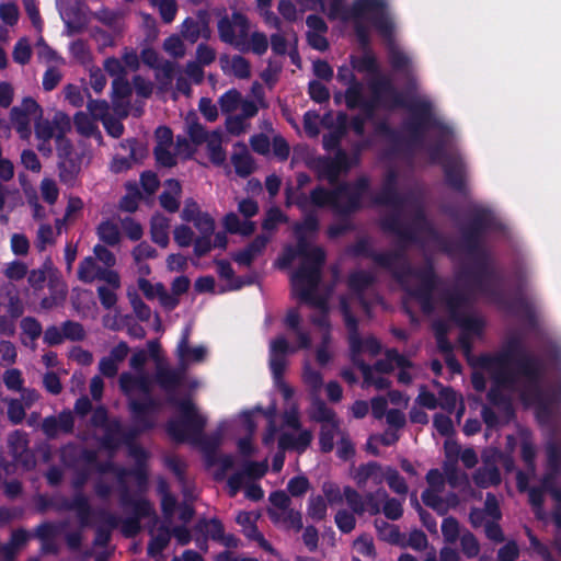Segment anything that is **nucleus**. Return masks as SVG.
<instances>
[{"instance_id": "1", "label": "nucleus", "mask_w": 561, "mask_h": 561, "mask_svg": "<svg viewBox=\"0 0 561 561\" xmlns=\"http://www.w3.org/2000/svg\"><path fill=\"white\" fill-rule=\"evenodd\" d=\"M413 242H404L399 239L398 247L392 251L376 252L368 238L357 239L347 247V253L355 257H367L374 263L391 273L401 288L416 300L424 314H431L435 310L434 293L439 278L432 262L421 268H415L408 255L407 248Z\"/></svg>"}, {"instance_id": "2", "label": "nucleus", "mask_w": 561, "mask_h": 561, "mask_svg": "<svg viewBox=\"0 0 561 561\" xmlns=\"http://www.w3.org/2000/svg\"><path fill=\"white\" fill-rule=\"evenodd\" d=\"M472 264L465 266L458 274L459 279L471 284L480 294L489 298L500 309L523 317L530 328H536L537 318L531 304L519 294L508 299L499 287L502 277L494 267L489 250L479 248L477 251L465 252Z\"/></svg>"}, {"instance_id": "3", "label": "nucleus", "mask_w": 561, "mask_h": 561, "mask_svg": "<svg viewBox=\"0 0 561 561\" xmlns=\"http://www.w3.org/2000/svg\"><path fill=\"white\" fill-rule=\"evenodd\" d=\"M154 381L167 393V403L175 408L180 416L167 422V433L176 443L197 440L203 436L207 424L205 415L201 414L191 397L179 398L178 389L182 385V374L169 370V367H158Z\"/></svg>"}, {"instance_id": "4", "label": "nucleus", "mask_w": 561, "mask_h": 561, "mask_svg": "<svg viewBox=\"0 0 561 561\" xmlns=\"http://www.w3.org/2000/svg\"><path fill=\"white\" fill-rule=\"evenodd\" d=\"M399 174L393 168L388 169L379 192L374 196V204L392 207V211L380 219L379 226L386 233L393 234L404 242H417L419 232L431 230V224L422 208L414 211L411 222H404L401 208L404 197L398 187Z\"/></svg>"}, {"instance_id": "5", "label": "nucleus", "mask_w": 561, "mask_h": 561, "mask_svg": "<svg viewBox=\"0 0 561 561\" xmlns=\"http://www.w3.org/2000/svg\"><path fill=\"white\" fill-rule=\"evenodd\" d=\"M370 181L363 175L354 182H341L333 188L317 185L311 199L317 208H330L334 216L352 217L363 208V197L369 191Z\"/></svg>"}, {"instance_id": "6", "label": "nucleus", "mask_w": 561, "mask_h": 561, "mask_svg": "<svg viewBox=\"0 0 561 561\" xmlns=\"http://www.w3.org/2000/svg\"><path fill=\"white\" fill-rule=\"evenodd\" d=\"M402 107L410 112V116L403 121L402 129L407 133L405 147L411 153L424 147L425 134L435 127H443V122L433 112L431 102L416 100Z\"/></svg>"}, {"instance_id": "7", "label": "nucleus", "mask_w": 561, "mask_h": 561, "mask_svg": "<svg viewBox=\"0 0 561 561\" xmlns=\"http://www.w3.org/2000/svg\"><path fill=\"white\" fill-rule=\"evenodd\" d=\"M443 301L448 311L449 319L466 334L481 336L485 322L481 317L466 313L472 305L470 296L458 289H447L443 294Z\"/></svg>"}, {"instance_id": "8", "label": "nucleus", "mask_w": 561, "mask_h": 561, "mask_svg": "<svg viewBox=\"0 0 561 561\" xmlns=\"http://www.w3.org/2000/svg\"><path fill=\"white\" fill-rule=\"evenodd\" d=\"M496 219L491 209L474 205L469 221L460 228V247L463 252H472L484 248V236L495 228Z\"/></svg>"}, {"instance_id": "9", "label": "nucleus", "mask_w": 561, "mask_h": 561, "mask_svg": "<svg viewBox=\"0 0 561 561\" xmlns=\"http://www.w3.org/2000/svg\"><path fill=\"white\" fill-rule=\"evenodd\" d=\"M56 151L59 181L72 188L79 183L84 151L76 150L71 140L61 131L56 135Z\"/></svg>"}, {"instance_id": "10", "label": "nucleus", "mask_w": 561, "mask_h": 561, "mask_svg": "<svg viewBox=\"0 0 561 561\" xmlns=\"http://www.w3.org/2000/svg\"><path fill=\"white\" fill-rule=\"evenodd\" d=\"M503 390H517V378L512 370H496L493 375V383L486 393L488 402L499 410L504 423L507 424L516 417V411L512 397Z\"/></svg>"}, {"instance_id": "11", "label": "nucleus", "mask_w": 561, "mask_h": 561, "mask_svg": "<svg viewBox=\"0 0 561 561\" xmlns=\"http://www.w3.org/2000/svg\"><path fill=\"white\" fill-rule=\"evenodd\" d=\"M348 13L350 16L344 15L343 20L350 18L359 20L366 14H370V22L379 34L386 39H392L394 24L387 11L385 0H354Z\"/></svg>"}, {"instance_id": "12", "label": "nucleus", "mask_w": 561, "mask_h": 561, "mask_svg": "<svg viewBox=\"0 0 561 561\" xmlns=\"http://www.w3.org/2000/svg\"><path fill=\"white\" fill-rule=\"evenodd\" d=\"M320 282L321 270L309 267L308 264L299 265L291 276L295 296L301 301L325 311L327 301L317 293Z\"/></svg>"}, {"instance_id": "13", "label": "nucleus", "mask_w": 561, "mask_h": 561, "mask_svg": "<svg viewBox=\"0 0 561 561\" xmlns=\"http://www.w3.org/2000/svg\"><path fill=\"white\" fill-rule=\"evenodd\" d=\"M518 397L525 407H536L539 424L549 425L553 417V407L561 402V382L536 391H519Z\"/></svg>"}, {"instance_id": "14", "label": "nucleus", "mask_w": 561, "mask_h": 561, "mask_svg": "<svg viewBox=\"0 0 561 561\" xmlns=\"http://www.w3.org/2000/svg\"><path fill=\"white\" fill-rule=\"evenodd\" d=\"M527 350L524 345V340L519 334H512L507 336L501 347L495 354H481L477 358V365L486 370L497 368V370H508L507 367L516 364V360L524 356Z\"/></svg>"}, {"instance_id": "15", "label": "nucleus", "mask_w": 561, "mask_h": 561, "mask_svg": "<svg viewBox=\"0 0 561 561\" xmlns=\"http://www.w3.org/2000/svg\"><path fill=\"white\" fill-rule=\"evenodd\" d=\"M515 365L516 370L512 371L516 375V378L520 376L525 379V383L518 389V392L543 389L542 381L546 374V364L542 359L527 352L516 360Z\"/></svg>"}, {"instance_id": "16", "label": "nucleus", "mask_w": 561, "mask_h": 561, "mask_svg": "<svg viewBox=\"0 0 561 561\" xmlns=\"http://www.w3.org/2000/svg\"><path fill=\"white\" fill-rule=\"evenodd\" d=\"M217 28L220 41L237 49L242 44L241 39L249 35L250 22L245 14L234 11L231 18L222 16L217 23Z\"/></svg>"}, {"instance_id": "17", "label": "nucleus", "mask_w": 561, "mask_h": 561, "mask_svg": "<svg viewBox=\"0 0 561 561\" xmlns=\"http://www.w3.org/2000/svg\"><path fill=\"white\" fill-rule=\"evenodd\" d=\"M42 115L39 104L31 96L22 100L21 105L10 111V121L21 139H28L32 134L31 121Z\"/></svg>"}, {"instance_id": "18", "label": "nucleus", "mask_w": 561, "mask_h": 561, "mask_svg": "<svg viewBox=\"0 0 561 561\" xmlns=\"http://www.w3.org/2000/svg\"><path fill=\"white\" fill-rule=\"evenodd\" d=\"M191 327L186 325L181 334L176 346V356L179 358V367L178 368H169V370H178L182 374V381L185 377V370L191 363H202L207 355L206 347L198 346H190V336H191Z\"/></svg>"}, {"instance_id": "19", "label": "nucleus", "mask_w": 561, "mask_h": 561, "mask_svg": "<svg viewBox=\"0 0 561 561\" xmlns=\"http://www.w3.org/2000/svg\"><path fill=\"white\" fill-rule=\"evenodd\" d=\"M159 409L160 403L154 398L131 399L128 402L133 424L145 431H150L154 427V415Z\"/></svg>"}, {"instance_id": "20", "label": "nucleus", "mask_w": 561, "mask_h": 561, "mask_svg": "<svg viewBox=\"0 0 561 561\" xmlns=\"http://www.w3.org/2000/svg\"><path fill=\"white\" fill-rule=\"evenodd\" d=\"M296 353L284 335H278L270 344V369L274 380L284 378L287 367L286 356Z\"/></svg>"}, {"instance_id": "21", "label": "nucleus", "mask_w": 561, "mask_h": 561, "mask_svg": "<svg viewBox=\"0 0 561 561\" xmlns=\"http://www.w3.org/2000/svg\"><path fill=\"white\" fill-rule=\"evenodd\" d=\"M41 428L48 439L56 438L59 433L72 434L75 430V416L70 410H62L57 416H46L42 421Z\"/></svg>"}, {"instance_id": "22", "label": "nucleus", "mask_w": 561, "mask_h": 561, "mask_svg": "<svg viewBox=\"0 0 561 561\" xmlns=\"http://www.w3.org/2000/svg\"><path fill=\"white\" fill-rule=\"evenodd\" d=\"M440 164L443 167L446 184L454 191L466 195L468 187L466 184V167L463 161L458 157H454L448 158Z\"/></svg>"}, {"instance_id": "23", "label": "nucleus", "mask_w": 561, "mask_h": 561, "mask_svg": "<svg viewBox=\"0 0 561 561\" xmlns=\"http://www.w3.org/2000/svg\"><path fill=\"white\" fill-rule=\"evenodd\" d=\"M437 137L434 142L425 146L426 153L432 163H443L448 158H453L447 153V145L453 137V129L443 122V127H435Z\"/></svg>"}, {"instance_id": "24", "label": "nucleus", "mask_w": 561, "mask_h": 561, "mask_svg": "<svg viewBox=\"0 0 561 561\" xmlns=\"http://www.w3.org/2000/svg\"><path fill=\"white\" fill-rule=\"evenodd\" d=\"M376 131L379 135H382L389 141V148L387 149V156L397 157L400 154H405L409 158H412L414 153H411L409 149L405 147L404 136L400 130L391 127L388 123L381 122L377 125Z\"/></svg>"}, {"instance_id": "25", "label": "nucleus", "mask_w": 561, "mask_h": 561, "mask_svg": "<svg viewBox=\"0 0 561 561\" xmlns=\"http://www.w3.org/2000/svg\"><path fill=\"white\" fill-rule=\"evenodd\" d=\"M231 163L236 173L241 178H248L254 171V160L245 144L239 141L233 146Z\"/></svg>"}, {"instance_id": "26", "label": "nucleus", "mask_w": 561, "mask_h": 561, "mask_svg": "<svg viewBox=\"0 0 561 561\" xmlns=\"http://www.w3.org/2000/svg\"><path fill=\"white\" fill-rule=\"evenodd\" d=\"M268 238L259 234L244 249L232 254V260L242 266H251L257 255L266 248Z\"/></svg>"}, {"instance_id": "27", "label": "nucleus", "mask_w": 561, "mask_h": 561, "mask_svg": "<svg viewBox=\"0 0 561 561\" xmlns=\"http://www.w3.org/2000/svg\"><path fill=\"white\" fill-rule=\"evenodd\" d=\"M472 479L474 484L481 489L496 486L502 481L500 469L495 462L488 459L483 461V466L474 471Z\"/></svg>"}, {"instance_id": "28", "label": "nucleus", "mask_w": 561, "mask_h": 561, "mask_svg": "<svg viewBox=\"0 0 561 561\" xmlns=\"http://www.w3.org/2000/svg\"><path fill=\"white\" fill-rule=\"evenodd\" d=\"M312 442V433L309 430L301 431L298 436L290 433H283L278 437V448L280 450H296L304 453Z\"/></svg>"}, {"instance_id": "29", "label": "nucleus", "mask_w": 561, "mask_h": 561, "mask_svg": "<svg viewBox=\"0 0 561 561\" xmlns=\"http://www.w3.org/2000/svg\"><path fill=\"white\" fill-rule=\"evenodd\" d=\"M220 67L224 72H227L230 65V69L233 76L238 79H249L251 77V64L241 55H234L230 59L228 55H221L219 58Z\"/></svg>"}, {"instance_id": "30", "label": "nucleus", "mask_w": 561, "mask_h": 561, "mask_svg": "<svg viewBox=\"0 0 561 561\" xmlns=\"http://www.w3.org/2000/svg\"><path fill=\"white\" fill-rule=\"evenodd\" d=\"M241 45L237 48L241 53H253L263 56L268 49V38L263 32H252L247 38L241 39Z\"/></svg>"}, {"instance_id": "31", "label": "nucleus", "mask_w": 561, "mask_h": 561, "mask_svg": "<svg viewBox=\"0 0 561 561\" xmlns=\"http://www.w3.org/2000/svg\"><path fill=\"white\" fill-rule=\"evenodd\" d=\"M170 219L163 215H154L150 221L151 240L161 248H167L169 238Z\"/></svg>"}, {"instance_id": "32", "label": "nucleus", "mask_w": 561, "mask_h": 561, "mask_svg": "<svg viewBox=\"0 0 561 561\" xmlns=\"http://www.w3.org/2000/svg\"><path fill=\"white\" fill-rule=\"evenodd\" d=\"M193 530L195 534H206L208 538L218 542L220 539H222L225 534V526L222 522L217 517L209 519L203 517L196 522Z\"/></svg>"}, {"instance_id": "33", "label": "nucleus", "mask_w": 561, "mask_h": 561, "mask_svg": "<svg viewBox=\"0 0 561 561\" xmlns=\"http://www.w3.org/2000/svg\"><path fill=\"white\" fill-rule=\"evenodd\" d=\"M121 503L124 507L130 506L133 508V517H137L138 519H144L152 516L154 514V510L149 500L141 499H133L129 494L124 493L121 496Z\"/></svg>"}, {"instance_id": "34", "label": "nucleus", "mask_w": 561, "mask_h": 561, "mask_svg": "<svg viewBox=\"0 0 561 561\" xmlns=\"http://www.w3.org/2000/svg\"><path fill=\"white\" fill-rule=\"evenodd\" d=\"M67 508L76 512L77 517L82 526L90 525L92 507L88 497L82 492H78L73 495V497L67 504Z\"/></svg>"}, {"instance_id": "35", "label": "nucleus", "mask_w": 561, "mask_h": 561, "mask_svg": "<svg viewBox=\"0 0 561 561\" xmlns=\"http://www.w3.org/2000/svg\"><path fill=\"white\" fill-rule=\"evenodd\" d=\"M73 123L77 131L84 137H94L99 142L102 141V134L94 122L88 114L79 112L73 117Z\"/></svg>"}, {"instance_id": "36", "label": "nucleus", "mask_w": 561, "mask_h": 561, "mask_svg": "<svg viewBox=\"0 0 561 561\" xmlns=\"http://www.w3.org/2000/svg\"><path fill=\"white\" fill-rule=\"evenodd\" d=\"M313 169L318 173V179H325L331 185L336 186L339 183V170L329 157H319L313 164Z\"/></svg>"}, {"instance_id": "37", "label": "nucleus", "mask_w": 561, "mask_h": 561, "mask_svg": "<svg viewBox=\"0 0 561 561\" xmlns=\"http://www.w3.org/2000/svg\"><path fill=\"white\" fill-rule=\"evenodd\" d=\"M353 364L362 371L364 382L367 385H373L378 390H386L390 388L391 381L386 377H375L373 374V368L362 358H353Z\"/></svg>"}, {"instance_id": "38", "label": "nucleus", "mask_w": 561, "mask_h": 561, "mask_svg": "<svg viewBox=\"0 0 561 561\" xmlns=\"http://www.w3.org/2000/svg\"><path fill=\"white\" fill-rule=\"evenodd\" d=\"M82 462L100 474L113 473L116 470V466L112 460L100 461L98 451L94 449L83 450Z\"/></svg>"}, {"instance_id": "39", "label": "nucleus", "mask_w": 561, "mask_h": 561, "mask_svg": "<svg viewBox=\"0 0 561 561\" xmlns=\"http://www.w3.org/2000/svg\"><path fill=\"white\" fill-rule=\"evenodd\" d=\"M122 425L114 422L105 427L104 434L100 439L101 447L111 454H114L121 446Z\"/></svg>"}, {"instance_id": "40", "label": "nucleus", "mask_w": 561, "mask_h": 561, "mask_svg": "<svg viewBox=\"0 0 561 561\" xmlns=\"http://www.w3.org/2000/svg\"><path fill=\"white\" fill-rule=\"evenodd\" d=\"M371 94L381 100L382 95H392L394 105L402 106L403 100L402 96L391 82L386 78H379L370 83Z\"/></svg>"}, {"instance_id": "41", "label": "nucleus", "mask_w": 561, "mask_h": 561, "mask_svg": "<svg viewBox=\"0 0 561 561\" xmlns=\"http://www.w3.org/2000/svg\"><path fill=\"white\" fill-rule=\"evenodd\" d=\"M547 453V467L551 473H559L561 471V445L556 439V432L553 431L551 439L546 445Z\"/></svg>"}, {"instance_id": "42", "label": "nucleus", "mask_w": 561, "mask_h": 561, "mask_svg": "<svg viewBox=\"0 0 561 561\" xmlns=\"http://www.w3.org/2000/svg\"><path fill=\"white\" fill-rule=\"evenodd\" d=\"M170 539V529L167 527H160L158 534L153 536L148 542L147 554L150 558L160 556L162 551L169 546Z\"/></svg>"}, {"instance_id": "43", "label": "nucleus", "mask_w": 561, "mask_h": 561, "mask_svg": "<svg viewBox=\"0 0 561 561\" xmlns=\"http://www.w3.org/2000/svg\"><path fill=\"white\" fill-rule=\"evenodd\" d=\"M375 280L376 278L370 272L359 270L350 274L347 284L354 293L363 294L374 285Z\"/></svg>"}, {"instance_id": "44", "label": "nucleus", "mask_w": 561, "mask_h": 561, "mask_svg": "<svg viewBox=\"0 0 561 561\" xmlns=\"http://www.w3.org/2000/svg\"><path fill=\"white\" fill-rule=\"evenodd\" d=\"M96 233L99 239L110 247H114L121 241L118 226L111 220L102 221L96 228Z\"/></svg>"}, {"instance_id": "45", "label": "nucleus", "mask_w": 561, "mask_h": 561, "mask_svg": "<svg viewBox=\"0 0 561 561\" xmlns=\"http://www.w3.org/2000/svg\"><path fill=\"white\" fill-rule=\"evenodd\" d=\"M381 467L376 461H369L360 465L357 469L355 480L359 488L364 486L369 479H374L376 483H381L382 478L379 476Z\"/></svg>"}, {"instance_id": "46", "label": "nucleus", "mask_w": 561, "mask_h": 561, "mask_svg": "<svg viewBox=\"0 0 561 561\" xmlns=\"http://www.w3.org/2000/svg\"><path fill=\"white\" fill-rule=\"evenodd\" d=\"M375 527L381 540L392 545L401 542L402 534L397 525L389 524L386 520L375 519Z\"/></svg>"}, {"instance_id": "47", "label": "nucleus", "mask_w": 561, "mask_h": 561, "mask_svg": "<svg viewBox=\"0 0 561 561\" xmlns=\"http://www.w3.org/2000/svg\"><path fill=\"white\" fill-rule=\"evenodd\" d=\"M103 267L99 266L96 264V261L94 257L92 256H87L84 257L80 263H79V267H78V278L85 283V284H90L92 283L94 279H96V275H99V272L102 270Z\"/></svg>"}, {"instance_id": "48", "label": "nucleus", "mask_w": 561, "mask_h": 561, "mask_svg": "<svg viewBox=\"0 0 561 561\" xmlns=\"http://www.w3.org/2000/svg\"><path fill=\"white\" fill-rule=\"evenodd\" d=\"M164 466L174 474L176 481L184 488L186 485V468L187 465L178 456H165Z\"/></svg>"}, {"instance_id": "49", "label": "nucleus", "mask_w": 561, "mask_h": 561, "mask_svg": "<svg viewBox=\"0 0 561 561\" xmlns=\"http://www.w3.org/2000/svg\"><path fill=\"white\" fill-rule=\"evenodd\" d=\"M242 94L237 89L232 88L220 95L218 104L224 114L234 112L241 103Z\"/></svg>"}, {"instance_id": "50", "label": "nucleus", "mask_w": 561, "mask_h": 561, "mask_svg": "<svg viewBox=\"0 0 561 561\" xmlns=\"http://www.w3.org/2000/svg\"><path fill=\"white\" fill-rule=\"evenodd\" d=\"M543 356L547 365L556 370H561V344L556 341H548L543 345Z\"/></svg>"}, {"instance_id": "51", "label": "nucleus", "mask_w": 561, "mask_h": 561, "mask_svg": "<svg viewBox=\"0 0 561 561\" xmlns=\"http://www.w3.org/2000/svg\"><path fill=\"white\" fill-rule=\"evenodd\" d=\"M201 18L187 16L181 25L182 37L191 44H195L199 39Z\"/></svg>"}, {"instance_id": "52", "label": "nucleus", "mask_w": 561, "mask_h": 561, "mask_svg": "<svg viewBox=\"0 0 561 561\" xmlns=\"http://www.w3.org/2000/svg\"><path fill=\"white\" fill-rule=\"evenodd\" d=\"M61 329L65 340L80 342L85 339V330L80 322L66 320L61 323Z\"/></svg>"}, {"instance_id": "53", "label": "nucleus", "mask_w": 561, "mask_h": 561, "mask_svg": "<svg viewBox=\"0 0 561 561\" xmlns=\"http://www.w3.org/2000/svg\"><path fill=\"white\" fill-rule=\"evenodd\" d=\"M389 62L394 71L405 72L410 68L411 60L408 55L394 45L389 47Z\"/></svg>"}, {"instance_id": "54", "label": "nucleus", "mask_w": 561, "mask_h": 561, "mask_svg": "<svg viewBox=\"0 0 561 561\" xmlns=\"http://www.w3.org/2000/svg\"><path fill=\"white\" fill-rule=\"evenodd\" d=\"M352 67L358 72L377 73L379 71L378 62L373 54H364L363 56L352 58Z\"/></svg>"}, {"instance_id": "55", "label": "nucleus", "mask_w": 561, "mask_h": 561, "mask_svg": "<svg viewBox=\"0 0 561 561\" xmlns=\"http://www.w3.org/2000/svg\"><path fill=\"white\" fill-rule=\"evenodd\" d=\"M87 447H80L76 444H68L61 449V460L70 468L76 467L79 462H82V453Z\"/></svg>"}, {"instance_id": "56", "label": "nucleus", "mask_w": 561, "mask_h": 561, "mask_svg": "<svg viewBox=\"0 0 561 561\" xmlns=\"http://www.w3.org/2000/svg\"><path fill=\"white\" fill-rule=\"evenodd\" d=\"M364 98V85L362 82L347 87L344 93L345 104L348 110H357Z\"/></svg>"}, {"instance_id": "57", "label": "nucleus", "mask_w": 561, "mask_h": 561, "mask_svg": "<svg viewBox=\"0 0 561 561\" xmlns=\"http://www.w3.org/2000/svg\"><path fill=\"white\" fill-rule=\"evenodd\" d=\"M121 148L128 153L135 163L140 162L147 154V149L136 138H128L122 141Z\"/></svg>"}, {"instance_id": "58", "label": "nucleus", "mask_w": 561, "mask_h": 561, "mask_svg": "<svg viewBox=\"0 0 561 561\" xmlns=\"http://www.w3.org/2000/svg\"><path fill=\"white\" fill-rule=\"evenodd\" d=\"M311 420L316 422H333L335 413L324 401L317 399L312 403Z\"/></svg>"}, {"instance_id": "59", "label": "nucleus", "mask_w": 561, "mask_h": 561, "mask_svg": "<svg viewBox=\"0 0 561 561\" xmlns=\"http://www.w3.org/2000/svg\"><path fill=\"white\" fill-rule=\"evenodd\" d=\"M320 222L314 213L305 215L301 222H296L294 226V233L299 236H307L308 232L316 233L319 230Z\"/></svg>"}, {"instance_id": "60", "label": "nucleus", "mask_w": 561, "mask_h": 561, "mask_svg": "<svg viewBox=\"0 0 561 561\" xmlns=\"http://www.w3.org/2000/svg\"><path fill=\"white\" fill-rule=\"evenodd\" d=\"M340 221L332 224L327 229V236L329 239H337L347 232L355 230V226L351 220V217L336 216Z\"/></svg>"}, {"instance_id": "61", "label": "nucleus", "mask_w": 561, "mask_h": 561, "mask_svg": "<svg viewBox=\"0 0 561 561\" xmlns=\"http://www.w3.org/2000/svg\"><path fill=\"white\" fill-rule=\"evenodd\" d=\"M287 221L288 217L278 207H272L266 211L262 228L266 231H273L279 224H286Z\"/></svg>"}, {"instance_id": "62", "label": "nucleus", "mask_w": 561, "mask_h": 561, "mask_svg": "<svg viewBox=\"0 0 561 561\" xmlns=\"http://www.w3.org/2000/svg\"><path fill=\"white\" fill-rule=\"evenodd\" d=\"M327 503L321 495L311 496L308 502V516L316 522H320L327 516Z\"/></svg>"}, {"instance_id": "63", "label": "nucleus", "mask_w": 561, "mask_h": 561, "mask_svg": "<svg viewBox=\"0 0 561 561\" xmlns=\"http://www.w3.org/2000/svg\"><path fill=\"white\" fill-rule=\"evenodd\" d=\"M22 333L35 342L43 333V327L41 322L34 317H24L20 322Z\"/></svg>"}, {"instance_id": "64", "label": "nucleus", "mask_w": 561, "mask_h": 561, "mask_svg": "<svg viewBox=\"0 0 561 561\" xmlns=\"http://www.w3.org/2000/svg\"><path fill=\"white\" fill-rule=\"evenodd\" d=\"M13 60L19 65H26L32 58V48L26 38H20L13 48Z\"/></svg>"}]
</instances>
